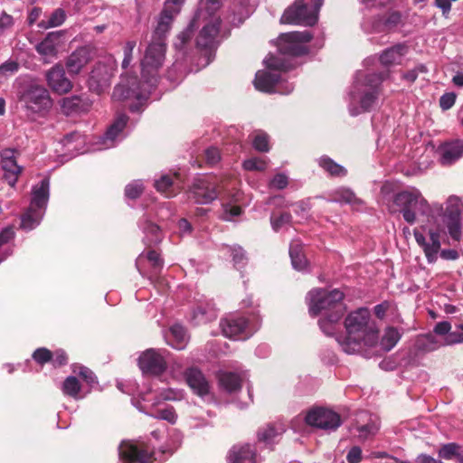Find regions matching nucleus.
Segmentation results:
<instances>
[{
  "instance_id": "f257e3e1",
  "label": "nucleus",
  "mask_w": 463,
  "mask_h": 463,
  "mask_svg": "<svg viewBox=\"0 0 463 463\" xmlns=\"http://www.w3.org/2000/svg\"><path fill=\"white\" fill-rule=\"evenodd\" d=\"M344 298L345 294L337 288L327 290L316 288L307 295L306 300L310 316L317 317L324 312V316L318 320V325L327 335H333L335 333L336 326L345 312Z\"/></svg>"
},
{
  "instance_id": "f03ea898",
  "label": "nucleus",
  "mask_w": 463,
  "mask_h": 463,
  "mask_svg": "<svg viewBox=\"0 0 463 463\" xmlns=\"http://www.w3.org/2000/svg\"><path fill=\"white\" fill-rule=\"evenodd\" d=\"M346 335L336 341L346 354L359 351L362 345L373 346L378 342V329L368 308L360 307L347 315L344 322Z\"/></svg>"
},
{
  "instance_id": "7ed1b4c3",
  "label": "nucleus",
  "mask_w": 463,
  "mask_h": 463,
  "mask_svg": "<svg viewBox=\"0 0 463 463\" xmlns=\"http://www.w3.org/2000/svg\"><path fill=\"white\" fill-rule=\"evenodd\" d=\"M391 211L392 213H401L404 221L410 224H413L416 222L418 214L428 216L431 213L427 200L416 188L396 194L393 196Z\"/></svg>"
},
{
  "instance_id": "20e7f679",
  "label": "nucleus",
  "mask_w": 463,
  "mask_h": 463,
  "mask_svg": "<svg viewBox=\"0 0 463 463\" xmlns=\"http://www.w3.org/2000/svg\"><path fill=\"white\" fill-rule=\"evenodd\" d=\"M50 195V180L43 178L32 189L31 203L21 218V227L31 231L37 227L44 214Z\"/></svg>"
},
{
  "instance_id": "39448f33",
  "label": "nucleus",
  "mask_w": 463,
  "mask_h": 463,
  "mask_svg": "<svg viewBox=\"0 0 463 463\" xmlns=\"http://www.w3.org/2000/svg\"><path fill=\"white\" fill-rule=\"evenodd\" d=\"M17 96L24 109L32 113H42L52 107L48 90L33 79L20 86Z\"/></svg>"
},
{
  "instance_id": "423d86ee",
  "label": "nucleus",
  "mask_w": 463,
  "mask_h": 463,
  "mask_svg": "<svg viewBox=\"0 0 463 463\" xmlns=\"http://www.w3.org/2000/svg\"><path fill=\"white\" fill-rule=\"evenodd\" d=\"M220 326L226 337L245 340L258 330L260 318L257 316L251 317L230 316L222 319Z\"/></svg>"
},
{
  "instance_id": "0eeeda50",
  "label": "nucleus",
  "mask_w": 463,
  "mask_h": 463,
  "mask_svg": "<svg viewBox=\"0 0 463 463\" xmlns=\"http://www.w3.org/2000/svg\"><path fill=\"white\" fill-rule=\"evenodd\" d=\"M165 50V43L151 42L146 51L141 61V74L150 86L155 85L157 80V71L164 63Z\"/></svg>"
},
{
  "instance_id": "6e6552de",
  "label": "nucleus",
  "mask_w": 463,
  "mask_h": 463,
  "mask_svg": "<svg viewBox=\"0 0 463 463\" xmlns=\"http://www.w3.org/2000/svg\"><path fill=\"white\" fill-rule=\"evenodd\" d=\"M309 31L281 33L277 39L279 52L282 55L298 57L308 52L307 43L312 40Z\"/></svg>"
},
{
  "instance_id": "1a4fd4ad",
  "label": "nucleus",
  "mask_w": 463,
  "mask_h": 463,
  "mask_svg": "<svg viewBox=\"0 0 463 463\" xmlns=\"http://www.w3.org/2000/svg\"><path fill=\"white\" fill-rule=\"evenodd\" d=\"M384 80L382 73H369L365 75L362 83L363 90L359 96L361 109L350 107L352 116H356L361 111H368L376 102L379 96V86Z\"/></svg>"
},
{
  "instance_id": "9d476101",
  "label": "nucleus",
  "mask_w": 463,
  "mask_h": 463,
  "mask_svg": "<svg viewBox=\"0 0 463 463\" xmlns=\"http://www.w3.org/2000/svg\"><path fill=\"white\" fill-rule=\"evenodd\" d=\"M280 21L283 24L311 26L317 23V15L307 0H296L284 11Z\"/></svg>"
},
{
  "instance_id": "9b49d317",
  "label": "nucleus",
  "mask_w": 463,
  "mask_h": 463,
  "mask_svg": "<svg viewBox=\"0 0 463 463\" xmlns=\"http://www.w3.org/2000/svg\"><path fill=\"white\" fill-rule=\"evenodd\" d=\"M307 424L326 431H335L342 424L340 415L324 407H316L309 410L305 417Z\"/></svg>"
},
{
  "instance_id": "f8f14e48",
  "label": "nucleus",
  "mask_w": 463,
  "mask_h": 463,
  "mask_svg": "<svg viewBox=\"0 0 463 463\" xmlns=\"http://www.w3.org/2000/svg\"><path fill=\"white\" fill-rule=\"evenodd\" d=\"M461 207L462 203L458 197L450 196L447 200L443 221L449 234L456 241L461 239Z\"/></svg>"
},
{
  "instance_id": "ddd939ff",
  "label": "nucleus",
  "mask_w": 463,
  "mask_h": 463,
  "mask_svg": "<svg viewBox=\"0 0 463 463\" xmlns=\"http://www.w3.org/2000/svg\"><path fill=\"white\" fill-rule=\"evenodd\" d=\"M221 23V17H213L208 22H201L203 27L196 37V46L199 49L211 52L217 48L220 43L218 36Z\"/></svg>"
},
{
  "instance_id": "4468645a",
  "label": "nucleus",
  "mask_w": 463,
  "mask_h": 463,
  "mask_svg": "<svg viewBox=\"0 0 463 463\" xmlns=\"http://www.w3.org/2000/svg\"><path fill=\"white\" fill-rule=\"evenodd\" d=\"M122 463H151L153 452L144 443L122 442L118 448Z\"/></svg>"
},
{
  "instance_id": "2eb2a0df",
  "label": "nucleus",
  "mask_w": 463,
  "mask_h": 463,
  "mask_svg": "<svg viewBox=\"0 0 463 463\" xmlns=\"http://www.w3.org/2000/svg\"><path fill=\"white\" fill-rule=\"evenodd\" d=\"M97 49L92 44L78 47L66 59L65 66L71 75H78L94 59Z\"/></svg>"
},
{
  "instance_id": "dca6fc26",
  "label": "nucleus",
  "mask_w": 463,
  "mask_h": 463,
  "mask_svg": "<svg viewBox=\"0 0 463 463\" xmlns=\"http://www.w3.org/2000/svg\"><path fill=\"white\" fill-rule=\"evenodd\" d=\"M367 25L371 33H390L403 26L404 19L400 11L391 10L384 14L373 16Z\"/></svg>"
},
{
  "instance_id": "f3484780",
  "label": "nucleus",
  "mask_w": 463,
  "mask_h": 463,
  "mask_svg": "<svg viewBox=\"0 0 463 463\" xmlns=\"http://www.w3.org/2000/svg\"><path fill=\"white\" fill-rule=\"evenodd\" d=\"M64 31L48 33L43 41L36 46V52L42 56L45 63L57 58L59 49L63 44Z\"/></svg>"
},
{
  "instance_id": "a211bd4d",
  "label": "nucleus",
  "mask_w": 463,
  "mask_h": 463,
  "mask_svg": "<svg viewBox=\"0 0 463 463\" xmlns=\"http://www.w3.org/2000/svg\"><path fill=\"white\" fill-rule=\"evenodd\" d=\"M191 196L198 204H208L218 196L216 184L210 177H203L194 180L191 190Z\"/></svg>"
},
{
  "instance_id": "6ab92c4d",
  "label": "nucleus",
  "mask_w": 463,
  "mask_h": 463,
  "mask_svg": "<svg viewBox=\"0 0 463 463\" xmlns=\"http://www.w3.org/2000/svg\"><path fill=\"white\" fill-rule=\"evenodd\" d=\"M138 366L144 373L158 375L166 369V361L160 351L147 349L138 358Z\"/></svg>"
},
{
  "instance_id": "aec40b11",
  "label": "nucleus",
  "mask_w": 463,
  "mask_h": 463,
  "mask_svg": "<svg viewBox=\"0 0 463 463\" xmlns=\"http://www.w3.org/2000/svg\"><path fill=\"white\" fill-rule=\"evenodd\" d=\"M413 234L416 242L422 248L428 262H435L441 246L439 232L430 230L427 238L418 229H415Z\"/></svg>"
},
{
  "instance_id": "412c9836",
  "label": "nucleus",
  "mask_w": 463,
  "mask_h": 463,
  "mask_svg": "<svg viewBox=\"0 0 463 463\" xmlns=\"http://www.w3.org/2000/svg\"><path fill=\"white\" fill-rule=\"evenodd\" d=\"M148 98L147 90H140V83L136 77L130 78L127 83L121 80L113 90L112 99L115 100H124L136 99L137 100L146 99Z\"/></svg>"
},
{
  "instance_id": "4be33fe9",
  "label": "nucleus",
  "mask_w": 463,
  "mask_h": 463,
  "mask_svg": "<svg viewBox=\"0 0 463 463\" xmlns=\"http://www.w3.org/2000/svg\"><path fill=\"white\" fill-rule=\"evenodd\" d=\"M112 71L104 63H97L92 69L88 80L89 88L91 91L100 94L105 91L111 83Z\"/></svg>"
},
{
  "instance_id": "5701e85b",
  "label": "nucleus",
  "mask_w": 463,
  "mask_h": 463,
  "mask_svg": "<svg viewBox=\"0 0 463 463\" xmlns=\"http://www.w3.org/2000/svg\"><path fill=\"white\" fill-rule=\"evenodd\" d=\"M279 74L270 71H259L255 75L254 86L255 88L262 92L272 93L280 90L278 88L279 83ZM294 87L289 85L287 87L285 91H281L283 94H288L293 90Z\"/></svg>"
},
{
  "instance_id": "b1692460",
  "label": "nucleus",
  "mask_w": 463,
  "mask_h": 463,
  "mask_svg": "<svg viewBox=\"0 0 463 463\" xmlns=\"http://www.w3.org/2000/svg\"><path fill=\"white\" fill-rule=\"evenodd\" d=\"M437 154L440 165H451L463 156V141L454 139L444 142L439 146Z\"/></svg>"
},
{
  "instance_id": "393cba45",
  "label": "nucleus",
  "mask_w": 463,
  "mask_h": 463,
  "mask_svg": "<svg viewBox=\"0 0 463 463\" xmlns=\"http://www.w3.org/2000/svg\"><path fill=\"white\" fill-rule=\"evenodd\" d=\"M48 86L59 94L69 92L72 89L71 81L66 77L62 66L56 64L46 72Z\"/></svg>"
},
{
  "instance_id": "a878e982",
  "label": "nucleus",
  "mask_w": 463,
  "mask_h": 463,
  "mask_svg": "<svg viewBox=\"0 0 463 463\" xmlns=\"http://www.w3.org/2000/svg\"><path fill=\"white\" fill-rule=\"evenodd\" d=\"M1 157L4 178L9 185L14 186L22 172V167L17 165L14 150L5 149L1 154Z\"/></svg>"
},
{
  "instance_id": "bb28decb",
  "label": "nucleus",
  "mask_w": 463,
  "mask_h": 463,
  "mask_svg": "<svg viewBox=\"0 0 463 463\" xmlns=\"http://www.w3.org/2000/svg\"><path fill=\"white\" fill-rule=\"evenodd\" d=\"M409 47L404 43H400L382 52L379 57L381 64L391 67L402 64L403 57L408 53Z\"/></svg>"
},
{
  "instance_id": "cd10ccee",
  "label": "nucleus",
  "mask_w": 463,
  "mask_h": 463,
  "mask_svg": "<svg viewBox=\"0 0 463 463\" xmlns=\"http://www.w3.org/2000/svg\"><path fill=\"white\" fill-rule=\"evenodd\" d=\"M184 376L186 383L195 394L203 397L210 392V384L199 369L189 368Z\"/></svg>"
},
{
  "instance_id": "c85d7f7f",
  "label": "nucleus",
  "mask_w": 463,
  "mask_h": 463,
  "mask_svg": "<svg viewBox=\"0 0 463 463\" xmlns=\"http://www.w3.org/2000/svg\"><path fill=\"white\" fill-rule=\"evenodd\" d=\"M175 16L176 15L173 14H169V11H161L157 20V24L153 33L151 42L165 43V39L171 30V26Z\"/></svg>"
},
{
  "instance_id": "c756f323",
  "label": "nucleus",
  "mask_w": 463,
  "mask_h": 463,
  "mask_svg": "<svg viewBox=\"0 0 463 463\" xmlns=\"http://www.w3.org/2000/svg\"><path fill=\"white\" fill-rule=\"evenodd\" d=\"M217 317V309L214 303L206 301L199 304L193 311L192 322L195 325H202L211 322Z\"/></svg>"
},
{
  "instance_id": "7c9ffc66",
  "label": "nucleus",
  "mask_w": 463,
  "mask_h": 463,
  "mask_svg": "<svg viewBox=\"0 0 463 463\" xmlns=\"http://www.w3.org/2000/svg\"><path fill=\"white\" fill-rule=\"evenodd\" d=\"M231 463H254L255 452L250 445L234 446L230 451Z\"/></svg>"
},
{
  "instance_id": "2f4dec72",
  "label": "nucleus",
  "mask_w": 463,
  "mask_h": 463,
  "mask_svg": "<svg viewBox=\"0 0 463 463\" xmlns=\"http://www.w3.org/2000/svg\"><path fill=\"white\" fill-rule=\"evenodd\" d=\"M221 6L220 0H206L203 6L198 9L194 19L201 25V22H208L213 17H220L217 12Z\"/></svg>"
},
{
  "instance_id": "473e14b6",
  "label": "nucleus",
  "mask_w": 463,
  "mask_h": 463,
  "mask_svg": "<svg viewBox=\"0 0 463 463\" xmlns=\"http://www.w3.org/2000/svg\"><path fill=\"white\" fill-rule=\"evenodd\" d=\"M128 118L126 115H120L115 122L109 128L103 137V144L106 148L111 147L115 145V140L125 128Z\"/></svg>"
},
{
  "instance_id": "72a5a7b5",
  "label": "nucleus",
  "mask_w": 463,
  "mask_h": 463,
  "mask_svg": "<svg viewBox=\"0 0 463 463\" xmlns=\"http://www.w3.org/2000/svg\"><path fill=\"white\" fill-rule=\"evenodd\" d=\"M284 432L285 427L282 423H269L258 430V439L266 444H270L275 441L277 437Z\"/></svg>"
},
{
  "instance_id": "f704fd0d",
  "label": "nucleus",
  "mask_w": 463,
  "mask_h": 463,
  "mask_svg": "<svg viewBox=\"0 0 463 463\" xmlns=\"http://www.w3.org/2000/svg\"><path fill=\"white\" fill-rule=\"evenodd\" d=\"M218 380L220 386L230 393L240 390L241 387V378L236 373L220 372Z\"/></svg>"
},
{
  "instance_id": "c9c22d12",
  "label": "nucleus",
  "mask_w": 463,
  "mask_h": 463,
  "mask_svg": "<svg viewBox=\"0 0 463 463\" xmlns=\"http://www.w3.org/2000/svg\"><path fill=\"white\" fill-rule=\"evenodd\" d=\"M170 345L177 349L183 350L188 343V335L184 327L179 324H175L170 327Z\"/></svg>"
},
{
  "instance_id": "e433bc0d",
  "label": "nucleus",
  "mask_w": 463,
  "mask_h": 463,
  "mask_svg": "<svg viewBox=\"0 0 463 463\" xmlns=\"http://www.w3.org/2000/svg\"><path fill=\"white\" fill-rule=\"evenodd\" d=\"M318 165L331 176L342 177L346 175V169L341 165L335 163L332 158L327 156H323L318 160Z\"/></svg>"
},
{
  "instance_id": "4c0bfd02",
  "label": "nucleus",
  "mask_w": 463,
  "mask_h": 463,
  "mask_svg": "<svg viewBox=\"0 0 463 463\" xmlns=\"http://www.w3.org/2000/svg\"><path fill=\"white\" fill-rule=\"evenodd\" d=\"M289 256L294 269L298 270L305 269L307 265V260L303 253L302 246L298 242L290 244Z\"/></svg>"
},
{
  "instance_id": "58836bf2",
  "label": "nucleus",
  "mask_w": 463,
  "mask_h": 463,
  "mask_svg": "<svg viewBox=\"0 0 463 463\" xmlns=\"http://www.w3.org/2000/svg\"><path fill=\"white\" fill-rule=\"evenodd\" d=\"M401 336L402 335L397 328L392 326L387 327L381 339L382 348L386 352L391 351L399 342Z\"/></svg>"
},
{
  "instance_id": "ea45409f",
  "label": "nucleus",
  "mask_w": 463,
  "mask_h": 463,
  "mask_svg": "<svg viewBox=\"0 0 463 463\" xmlns=\"http://www.w3.org/2000/svg\"><path fill=\"white\" fill-rule=\"evenodd\" d=\"M66 19L65 11L61 8L55 9L50 15L47 21H41L37 26L40 29L47 30L49 28L57 27L61 25Z\"/></svg>"
},
{
  "instance_id": "a19ab883",
  "label": "nucleus",
  "mask_w": 463,
  "mask_h": 463,
  "mask_svg": "<svg viewBox=\"0 0 463 463\" xmlns=\"http://www.w3.org/2000/svg\"><path fill=\"white\" fill-rule=\"evenodd\" d=\"M438 456L441 459L450 460L457 458L459 461V458L462 456L460 453V446L455 442L443 444L438 450Z\"/></svg>"
},
{
  "instance_id": "79ce46f5",
  "label": "nucleus",
  "mask_w": 463,
  "mask_h": 463,
  "mask_svg": "<svg viewBox=\"0 0 463 463\" xmlns=\"http://www.w3.org/2000/svg\"><path fill=\"white\" fill-rule=\"evenodd\" d=\"M82 99L80 96L78 95L64 98L61 101L62 110L67 115L80 111L82 109Z\"/></svg>"
},
{
  "instance_id": "37998d69",
  "label": "nucleus",
  "mask_w": 463,
  "mask_h": 463,
  "mask_svg": "<svg viewBox=\"0 0 463 463\" xmlns=\"http://www.w3.org/2000/svg\"><path fill=\"white\" fill-rule=\"evenodd\" d=\"M64 394L77 399L80 392V384L75 376L67 377L62 384Z\"/></svg>"
},
{
  "instance_id": "c03bdc74",
  "label": "nucleus",
  "mask_w": 463,
  "mask_h": 463,
  "mask_svg": "<svg viewBox=\"0 0 463 463\" xmlns=\"http://www.w3.org/2000/svg\"><path fill=\"white\" fill-rule=\"evenodd\" d=\"M229 251L231 252L234 266L237 269H241L246 264V253L241 246H230Z\"/></svg>"
},
{
  "instance_id": "a18cd8bd",
  "label": "nucleus",
  "mask_w": 463,
  "mask_h": 463,
  "mask_svg": "<svg viewBox=\"0 0 463 463\" xmlns=\"http://www.w3.org/2000/svg\"><path fill=\"white\" fill-rule=\"evenodd\" d=\"M252 146L260 152H268L269 150V136L262 131L256 132L252 139Z\"/></svg>"
},
{
  "instance_id": "49530a36",
  "label": "nucleus",
  "mask_w": 463,
  "mask_h": 463,
  "mask_svg": "<svg viewBox=\"0 0 463 463\" xmlns=\"http://www.w3.org/2000/svg\"><path fill=\"white\" fill-rule=\"evenodd\" d=\"M173 186V177L170 175H162L160 179L155 182V187L158 192L165 194L167 197L173 195L171 189Z\"/></svg>"
},
{
  "instance_id": "de8ad7c7",
  "label": "nucleus",
  "mask_w": 463,
  "mask_h": 463,
  "mask_svg": "<svg viewBox=\"0 0 463 463\" xmlns=\"http://www.w3.org/2000/svg\"><path fill=\"white\" fill-rule=\"evenodd\" d=\"M264 62L271 71H288L289 69V66L280 57L275 55L268 56Z\"/></svg>"
},
{
  "instance_id": "09e8293b",
  "label": "nucleus",
  "mask_w": 463,
  "mask_h": 463,
  "mask_svg": "<svg viewBox=\"0 0 463 463\" xmlns=\"http://www.w3.org/2000/svg\"><path fill=\"white\" fill-rule=\"evenodd\" d=\"M334 195V201L335 202L354 203L357 201V198L354 192L346 188H341L336 190Z\"/></svg>"
},
{
  "instance_id": "8fccbe9b",
  "label": "nucleus",
  "mask_w": 463,
  "mask_h": 463,
  "mask_svg": "<svg viewBox=\"0 0 463 463\" xmlns=\"http://www.w3.org/2000/svg\"><path fill=\"white\" fill-rule=\"evenodd\" d=\"M153 417L156 419L166 420L171 424L175 423L177 419V415L173 407L158 410L156 414L153 415Z\"/></svg>"
},
{
  "instance_id": "3c124183",
  "label": "nucleus",
  "mask_w": 463,
  "mask_h": 463,
  "mask_svg": "<svg viewBox=\"0 0 463 463\" xmlns=\"http://www.w3.org/2000/svg\"><path fill=\"white\" fill-rule=\"evenodd\" d=\"M199 25L200 24L193 18L187 28L178 35L180 43H176V46L182 48L191 39L194 28Z\"/></svg>"
},
{
  "instance_id": "603ef678",
  "label": "nucleus",
  "mask_w": 463,
  "mask_h": 463,
  "mask_svg": "<svg viewBox=\"0 0 463 463\" xmlns=\"http://www.w3.org/2000/svg\"><path fill=\"white\" fill-rule=\"evenodd\" d=\"M33 358L39 364H44L51 362L52 353L45 347L37 348L33 354Z\"/></svg>"
},
{
  "instance_id": "864d4df0",
  "label": "nucleus",
  "mask_w": 463,
  "mask_h": 463,
  "mask_svg": "<svg viewBox=\"0 0 463 463\" xmlns=\"http://www.w3.org/2000/svg\"><path fill=\"white\" fill-rule=\"evenodd\" d=\"M292 220V216L289 213H282L279 216H271L270 222L272 229L278 232L284 225L288 224Z\"/></svg>"
},
{
  "instance_id": "5fc2aeb1",
  "label": "nucleus",
  "mask_w": 463,
  "mask_h": 463,
  "mask_svg": "<svg viewBox=\"0 0 463 463\" xmlns=\"http://www.w3.org/2000/svg\"><path fill=\"white\" fill-rule=\"evenodd\" d=\"M378 426L375 423H367L357 427L360 439L365 440L370 436H373L378 431Z\"/></svg>"
},
{
  "instance_id": "6e6d98bb",
  "label": "nucleus",
  "mask_w": 463,
  "mask_h": 463,
  "mask_svg": "<svg viewBox=\"0 0 463 463\" xmlns=\"http://www.w3.org/2000/svg\"><path fill=\"white\" fill-rule=\"evenodd\" d=\"M463 342V325H458L457 328L450 332L445 338L444 345H454Z\"/></svg>"
},
{
  "instance_id": "4d7b16f0",
  "label": "nucleus",
  "mask_w": 463,
  "mask_h": 463,
  "mask_svg": "<svg viewBox=\"0 0 463 463\" xmlns=\"http://www.w3.org/2000/svg\"><path fill=\"white\" fill-rule=\"evenodd\" d=\"M136 42L135 41H128L124 46L123 52H124V59L122 61V68L127 69L130 62L132 61L133 58V51L136 47Z\"/></svg>"
},
{
  "instance_id": "13d9d810",
  "label": "nucleus",
  "mask_w": 463,
  "mask_h": 463,
  "mask_svg": "<svg viewBox=\"0 0 463 463\" xmlns=\"http://www.w3.org/2000/svg\"><path fill=\"white\" fill-rule=\"evenodd\" d=\"M143 192V185L139 182H133L128 184L125 188V194L128 198L137 199Z\"/></svg>"
},
{
  "instance_id": "bf43d9fd",
  "label": "nucleus",
  "mask_w": 463,
  "mask_h": 463,
  "mask_svg": "<svg viewBox=\"0 0 463 463\" xmlns=\"http://www.w3.org/2000/svg\"><path fill=\"white\" fill-rule=\"evenodd\" d=\"M243 167L248 171H263L266 169V163L260 158H250L243 162Z\"/></svg>"
},
{
  "instance_id": "052dcab7",
  "label": "nucleus",
  "mask_w": 463,
  "mask_h": 463,
  "mask_svg": "<svg viewBox=\"0 0 463 463\" xmlns=\"http://www.w3.org/2000/svg\"><path fill=\"white\" fill-rule=\"evenodd\" d=\"M147 235H151L149 241L151 243H158L161 241L160 228L152 222H147L144 228Z\"/></svg>"
},
{
  "instance_id": "680f3d73",
  "label": "nucleus",
  "mask_w": 463,
  "mask_h": 463,
  "mask_svg": "<svg viewBox=\"0 0 463 463\" xmlns=\"http://www.w3.org/2000/svg\"><path fill=\"white\" fill-rule=\"evenodd\" d=\"M185 0H165L163 10L169 11V14L177 15Z\"/></svg>"
},
{
  "instance_id": "e2e57ef3",
  "label": "nucleus",
  "mask_w": 463,
  "mask_h": 463,
  "mask_svg": "<svg viewBox=\"0 0 463 463\" xmlns=\"http://www.w3.org/2000/svg\"><path fill=\"white\" fill-rule=\"evenodd\" d=\"M440 345L436 340V337L431 335L428 334L424 336H422V350L426 352L433 351L437 349Z\"/></svg>"
},
{
  "instance_id": "0e129e2a",
  "label": "nucleus",
  "mask_w": 463,
  "mask_h": 463,
  "mask_svg": "<svg viewBox=\"0 0 463 463\" xmlns=\"http://www.w3.org/2000/svg\"><path fill=\"white\" fill-rule=\"evenodd\" d=\"M223 220L225 221H231L233 217L241 215L242 210L241 207L239 205H231V204H224L223 205Z\"/></svg>"
},
{
  "instance_id": "69168bd1",
  "label": "nucleus",
  "mask_w": 463,
  "mask_h": 463,
  "mask_svg": "<svg viewBox=\"0 0 463 463\" xmlns=\"http://www.w3.org/2000/svg\"><path fill=\"white\" fill-rule=\"evenodd\" d=\"M456 94L454 92H447L439 99V106L443 110H448L453 107L456 101Z\"/></svg>"
},
{
  "instance_id": "338daca9",
  "label": "nucleus",
  "mask_w": 463,
  "mask_h": 463,
  "mask_svg": "<svg viewBox=\"0 0 463 463\" xmlns=\"http://www.w3.org/2000/svg\"><path fill=\"white\" fill-rule=\"evenodd\" d=\"M288 180L284 174L276 175L269 182V186L278 190H282L287 187Z\"/></svg>"
},
{
  "instance_id": "774afa93",
  "label": "nucleus",
  "mask_w": 463,
  "mask_h": 463,
  "mask_svg": "<svg viewBox=\"0 0 463 463\" xmlns=\"http://www.w3.org/2000/svg\"><path fill=\"white\" fill-rule=\"evenodd\" d=\"M221 159L220 151L217 147H209L205 150V160L210 165H216Z\"/></svg>"
}]
</instances>
